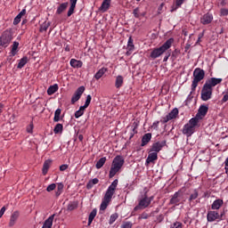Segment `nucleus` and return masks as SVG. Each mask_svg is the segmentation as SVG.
<instances>
[{
	"instance_id": "nucleus-1",
	"label": "nucleus",
	"mask_w": 228,
	"mask_h": 228,
	"mask_svg": "<svg viewBox=\"0 0 228 228\" xmlns=\"http://www.w3.org/2000/svg\"><path fill=\"white\" fill-rule=\"evenodd\" d=\"M117 186H118V180H114L111 184L108 187L104 198L100 206L101 211H105L106 208H108L110 202H111V199H113V195H115V190H117Z\"/></svg>"
},
{
	"instance_id": "nucleus-2",
	"label": "nucleus",
	"mask_w": 228,
	"mask_h": 228,
	"mask_svg": "<svg viewBox=\"0 0 228 228\" xmlns=\"http://www.w3.org/2000/svg\"><path fill=\"white\" fill-rule=\"evenodd\" d=\"M174 38L171 37L167 39L161 46L154 48L150 54V58H151L152 60H156V58H159V56L165 54V53H167V51H168L170 47H172V44H174Z\"/></svg>"
},
{
	"instance_id": "nucleus-3",
	"label": "nucleus",
	"mask_w": 228,
	"mask_h": 228,
	"mask_svg": "<svg viewBox=\"0 0 228 228\" xmlns=\"http://www.w3.org/2000/svg\"><path fill=\"white\" fill-rule=\"evenodd\" d=\"M199 127H200V122L197 120V118H191L188 123L183 126L182 133L183 134H185L187 138H190Z\"/></svg>"
},
{
	"instance_id": "nucleus-4",
	"label": "nucleus",
	"mask_w": 228,
	"mask_h": 228,
	"mask_svg": "<svg viewBox=\"0 0 228 228\" xmlns=\"http://www.w3.org/2000/svg\"><path fill=\"white\" fill-rule=\"evenodd\" d=\"M124 163L125 160L123 156L118 155L114 158L109 173L110 179L115 177V175H117V174H118V172L122 170Z\"/></svg>"
},
{
	"instance_id": "nucleus-5",
	"label": "nucleus",
	"mask_w": 228,
	"mask_h": 228,
	"mask_svg": "<svg viewBox=\"0 0 228 228\" xmlns=\"http://www.w3.org/2000/svg\"><path fill=\"white\" fill-rule=\"evenodd\" d=\"M206 76V72L204 71V69H200V68H196L193 71V80H192V84H191V92H195V89L197 88V86H199V83H200V81H202V79H204Z\"/></svg>"
},
{
	"instance_id": "nucleus-6",
	"label": "nucleus",
	"mask_w": 228,
	"mask_h": 228,
	"mask_svg": "<svg viewBox=\"0 0 228 228\" xmlns=\"http://www.w3.org/2000/svg\"><path fill=\"white\" fill-rule=\"evenodd\" d=\"M12 39V33H10V31H4L0 37V47H8Z\"/></svg>"
},
{
	"instance_id": "nucleus-7",
	"label": "nucleus",
	"mask_w": 228,
	"mask_h": 228,
	"mask_svg": "<svg viewBox=\"0 0 228 228\" xmlns=\"http://www.w3.org/2000/svg\"><path fill=\"white\" fill-rule=\"evenodd\" d=\"M152 200H154V197H144L139 201V205L134 208V210L138 211V209H145V208H149Z\"/></svg>"
},
{
	"instance_id": "nucleus-8",
	"label": "nucleus",
	"mask_w": 228,
	"mask_h": 228,
	"mask_svg": "<svg viewBox=\"0 0 228 228\" xmlns=\"http://www.w3.org/2000/svg\"><path fill=\"white\" fill-rule=\"evenodd\" d=\"M211 95H213V88H210L205 84L201 90V100L209 101V99H211Z\"/></svg>"
},
{
	"instance_id": "nucleus-9",
	"label": "nucleus",
	"mask_w": 228,
	"mask_h": 228,
	"mask_svg": "<svg viewBox=\"0 0 228 228\" xmlns=\"http://www.w3.org/2000/svg\"><path fill=\"white\" fill-rule=\"evenodd\" d=\"M208 106L201 105L198 110V113L194 117V118H196L198 122H200L206 117V115H208Z\"/></svg>"
},
{
	"instance_id": "nucleus-10",
	"label": "nucleus",
	"mask_w": 228,
	"mask_h": 228,
	"mask_svg": "<svg viewBox=\"0 0 228 228\" xmlns=\"http://www.w3.org/2000/svg\"><path fill=\"white\" fill-rule=\"evenodd\" d=\"M83 94H85V86L78 87L71 98V104H76L81 99Z\"/></svg>"
},
{
	"instance_id": "nucleus-11",
	"label": "nucleus",
	"mask_w": 228,
	"mask_h": 228,
	"mask_svg": "<svg viewBox=\"0 0 228 228\" xmlns=\"http://www.w3.org/2000/svg\"><path fill=\"white\" fill-rule=\"evenodd\" d=\"M222 218L220 216V214L216 211H208L207 215V220L208 222H215L216 220H220Z\"/></svg>"
},
{
	"instance_id": "nucleus-12",
	"label": "nucleus",
	"mask_w": 228,
	"mask_h": 228,
	"mask_svg": "<svg viewBox=\"0 0 228 228\" xmlns=\"http://www.w3.org/2000/svg\"><path fill=\"white\" fill-rule=\"evenodd\" d=\"M200 22L201 24H203L204 26L208 25V24H211V22H213V14L208 12L206 14H204L201 18H200Z\"/></svg>"
},
{
	"instance_id": "nucleus-13",
	"label": "nucleus",
	"mask_w": 228,
	"mask_h": 228,
	"mask_svg": "<svg viewBox=\"0 0 228 228\" xmlns=\"http://www.w3.org/2000/svg\"><path fill=\"white\" fill-rule=\"evenodd\" d=\"M134 52V43L133 41V37H130L128 38L127 45H126V56H131Z\"/></svg>"
},
{
	"instance_id": "nucleus-14",
	"label": "nucleus",
	"mask_w": 228,
	"mask_h": 228,
	"mask_svg": "<svg viewBox=\"0 0 228 228\" xmlns=\"http://www.w3.org/2000/svg\"><path fill=\"white\" fill-rule=\"evenodd\" d=\"M19 216H20V213L19 211H14L10 217V221H9V226L10 227H13V225H15V224H17V220H19Z\"/></svg>"
},
{
	"instance_id": "nucleus-15",
	"label": "nucleus",
	"mask_w": 228,
	"mask_h": 228,
	"mask_svg": "<svg viewBox=\"0 0 228 228\" xmlns=\"http://www.w3.org/2000/svg\"><path fill=\"white\" fill-rule=\"evenodd\" d=\"M184 3H186V0H175L171 6V12H177V10H179V8H181Z\"/></svg>"
},
{
	"instance_id": "nucleus-16",
	"label": "nucleus",
	"mask_w": 228,
	"mask_h": 228,
	"mask_svg": "<svg viewBox=\"0 0 228 228\" xmlns=\"http://www.w3.org/2000/svg\"><path fill=\"white\" fill-rule=\"evenodd\" d=\"M222 78L211 77L205 85L213 88V86H216V85H220L222 83Z\"/></svg>"
},
{
	"instance_id": "nucleus-17",
	"label": "nucleus",
	"mask_w": 228,
	"mask_h": 228,
	"mask_svg": "<svg viewBox=\"0 0 228 228\" xmlns=\"http://www.w3.org/2000/svg\"><path fill=\"white\" fill-rule=\"evenodd\" d=\"M179 115V110L177 109H174L171 112H169L166 118H164V122H168L169 120H173Z\"/></svg>"
},
{
	"instance_id": "nucleus-18",
	"label": "nucleus",
	"mask_w": 228,
	"mask_h": 228,
	"mask_svg": "<svg viewBox=\"0 0 228 228\" xmlns=\"http://www.w3.org/2000/svg\"><path fill=\"white\" fill-rule=\"evenodd\" d=\"M166 142H158L153 143L152 147H151V152H156L158 154V152H159V151H161L163 149V147H165Z\"/></svg>"
},
{
	"instance_id": "nucleus-19",
	"label": "nucleus",
	"mask_w": 228,
	"mask_h": 228,
	"mask_svg": "<svg viewBox=\"0 0 228 228\" xmlns=\"http://www.w3.org/2000/svg\"><path fill=\"white\" fill-rule=\"evenodd\" d=\"M55 215L50 216L44 223L42 228H53V222H54Z\"/></svg>"
},
{
	"instance_id": "nucleus-20",
	"label": "nucleus",
	"mask_w": 228,
	"mask_h": 228,
	"mask_svg": "<svg viewBox=\"0 0 228 228\" xmlns=\"http://www.w3.org/2000/svg\"><path fill=\"white\" fill-rule=\"evenodd\" d=\"M151 138H152V134L151 133L145 134L142 138V147H145V145H147V143L151 142Z\"/></svg>"
},
{
	"instance_id": "nucleus-21",
	"label": "nucleus",
	"mask_w": 228,
	"mask_h": 228,
	"mask_svg": "<svg viewBox=\"0 0 228 228\" xmlns=\"http://www.w3.org/2000/svg\"><path fill=\"white\" fill-rule=\"evenodd\" d=\"M110 4H111V0H104L100 7V12H108L110 10Z\"/></svg>"
},
{
	"instance_id": "nucleus-22",
	"label": "nucleus",
	"mask_w": 228,
	"mask_h": 228,
	"mask_svg": "<svg viewBox=\"0 0 228 228\" xmlns=\"http://www.w3.org/2000/svg\"><path fill=\"white\" fill-rule=\"evenodd\" d=\"M69 64L73 69H81V67H83V61L76 59H71Z\"/></svg>"
},
{
	"instance_id": "nucleus-23",
	"label": "nucleus",
	"mask_w": 228,
	"mask_h": 228,
	"mask_svg": "<svg viewBox=\"0 0 228 228\" xmlns=\"http://www.w3.org/2000/svg\"><path fill=\"white\" fill-rule=\"evenodd\" d=\"M69 6V3H62L57 7L56 14L61 15L63 12L67 10V7Z\"/></svg>"
},
{
	"instance_id": "nucleus-24",
	"label": "nucleus",
	"mask_w": 228,
	"mask_h": 228,
	"mask_svg": "<svg viewBox=\"0 0 228 228\" xmlns=\"http://www.w3.org/2000/svg\"><path fill=\"white\" fill-rule=\"evenodd\" d=\"M70 7L68 11V17H70L74 13V10H76V4H77V0H69Z\"/></svg>"
},
{
	"instance_id": "nucleus-25",
	"label": "nucleus",
	"mask_w": 228,
	"mask_h": 228,
	"mask_svg": "<svg viewBox=\"0 0 228 228\" xmlns=\"http://www.w3.org/2000/svg\"><path fill=\"white\" fill-rule=\"evenodd\" d=\"M158 159V153L157 152H151L149 153L148 158L146 159V165H149L150 163H152V161H156Z\"/></svg>"
},
{
	"instance_id": "nucleus-26",
	"label": "nucleus",
	"mask_w": 228,
	"mask_h": 228,
	"mask_svg": "<svg viewBox=\"0 0 228 228\" xmlns=\"http://www.w3.org/2000/svg\"><path fill=\"white\" fill-rule=\"evenodd\" d=\"M181 202V192H175L170 200V204H179Z\"/></svg>"
},
{
	"instance_id": "nucleus-27",
	"label": "nucleus",
	"mask_w": 228,
	"mask_h": 228,
	"mask_svg": "<svg viewBox=\"0 0 228 228\" xmlns=\"http://www.w3.org/2000/svg\"><path fill=\"white\" fill-rule=\"evenodd\" d=\"M123 86H124V77H122L121 75H118V77H116L115 86L116 88H122Z\"/></svg>"
},
{
	"instance_id": "nucleus-28",
	"label": "nucleus",
	"mask_w": 228,
	"mask_h": 228,
	"mask_svg": "<svg viewBox=\"0 0 228 228\" xmlns=\"http://www.w3.org/2000/svg\"><path fill=\"white\" fill-rule=\"evenodd\" d=\"M222 206H224V200L220 199L216 200L211 205V209H219Z\"/></svg>"
},
{
	"instance_id": "nucleus-29",
	"label": "nucleus",
	"mask_w": 228,
	"mask_h": 228,
	"mask_svg": "<svg viewBox=\"0 0 228 228\" xmlns=\"http://www.w3.org/2000/svg\"><path fill=\"white\" fill-rule=\"evenodd\" d=\"M26 15V9H23L15 18L13 20L14 26H17L20 22V19Z\"/></svg>"
},
{
	"instance_id": "nucleus-30",
	"label": "nucleus",
	"mask_w": 228,
	"mask_h": 228,
	"mask_svg": "<svg viewBox=\"0 0 228 228\" xmlns=\"http://www.w3.org/2000/svg\"><path fill=\"white\" fill-rule=\"evenodd\" d=\"M51 167V160H45L43 165L42 173L43 175H47V172H49V168Z\"/></svg>"
},
{
	"instance_id": "nucleus-31",
	"label": "nucleus",
	"mask_w": 228,
	"mask_h": 228,
	"mask_svg": "<svg viewBox=\"0 0 228 228\" xmlns=\"http://www.w3.org/2000/svg\"><path fill=\"white\" fill-rule=\"evenodd\" d=\"M106 72H108V69L106 68L100 69L94 75L95 79H101V77H102L104 74H106Z\"/></svg>"
},
{
	"instance_id": "nucleus-32",
	"label": "nucleus",
	"mask_w": 228,
	"mask_h": 228,
	"mask_svg": "<svg viewBox=\"0 0 228 228\" xmlns=\"http://www.w3.org/2000/svg\"><path fill=\"white\" fill-rule=\"evenodd\" d=\"M86 110V106H81L78 110L75 112V118H79V117H83L85 115V110Z\"/></svg>"
},
{
	"instance_id": "nucleus-33",
	"label": "nucleus",
	"mask_w": 228,
	"mask_h": 228,
	"mask_svg": "<svg viewBox=\"0 0 228 228\" xmlns=\"http://www.w3.org/2000/svg\"><path fill=\"white\" fill-rule=\"evenodd\" d=\"M58 84H55V85H53V86H51L50 87H48V89H47V94H49V95H53V94H56V91L58 90Z\"/></svg>"
},
{
	"instance_id": "nucleus-34",
	"label": "nucleus",
	"mask_w": 228,
	"mask_h": 228,
	"mask_svg": "<svg viewBox=\"0 0 228 228\" xmlns=\"http://www.w3.org/2000/svg\"><path fill=\"white\" fill-rule=\"evenodd\" d=\"M104 163H106V157L101 158L96 163V168L99 170L104 167Z\"/></svg>"
},
{
	"instance_id": "nucleus-35",
	"label": "nucleus",
	"mask_w": 228,
	"mask_h": 228,
	"mask_svg": "<svg viewBox=\"0 0 228 228\" xmlns=\"http://www.w3.org/2000/svg\"><path fill=\"white\" fill-rule=\"evenodd\" d=\"M99 183V179L97 178H94L91 181L88 182L86 188L88 190H91V188H94V184H98Z\"/></svg>"
},
{
	"instance_id": "nucleus-36",
	"label": "nucleus",
	"mask_w": 228,
	"mask_h": 228,
	"mask_svg": "<svg viewBox=\"0 0 228 228\" xmlns=\"http://www.w3.org/2000/svg\"><path fill=\"white\" fill-rule=\"evenodd\" d=\"M95 216H97V211L93 210L88 217V225H92V223L94 222V218H95Z\"/></svg>"
},
{
	"instance_id": "nucleus-37",
	"label": "nucleus",
	"mask_w": 228,
	"mask_h": 228,
	"mask_svg": "<svg viewBox=\"0 0 228 228\" xmlns=\"http://www.w3.org/2000/svg\"><path fill=\"white\" fill-rule=\"evenodd\" d=\"M17 49H19V42H13L11 53L12 56L17 54Z\"/></svg>"
},
{
	"instance_id": "nucleus-38",
	"label": "nucleus",
	"mask_w": 228,
	"mask_h": 228,
	"mask_svg": "<svg viewBox=\"0 0 228 228\" xmlns=\"http://www.w3.org/2000/svg\"><path fill=\"white\" fill-rule=\"evenodd\" d=\"M26 63H28V57L21 58L18 63V69H22Z\"/></svg>"
},
{
	"instance_id": "nucleus-39",
	"label": "nucleus",
	"mask_w": 228,
	"mask_h": 228,
	"mask_svg": "<svg viewBox=\"0 0 228 228\" xmlns=\"http://www.w3.org/2000/svg\"><path fill=\"white\" fill-rule=\"evenodd\" d=\"M61 131H63V125L61 124H57L53 129V133L55 134H58L60 133H61Z\"/></svg>"
},
{
	"instance_id": "nucleus-40",
	"label": "nucleus",
	"mask_w": 228,
	"mask_h": 228,
	"mask_svg": "<svg viewBox=\"0 0 228 228\" xmlns=\"http://www.w3.org/2000/svg\"><path fill=\"white\" fill-rule=\"evenodd\" d=\"M134 16L135 17V19H140V16L142 15V17H145V12L140 14V9L139 8H135L133 12Z\"/></svg>"
},
{
	"instance_id": "nucleus-41",
	"label": "nucleus",
	"mask_w": 228,
	"mask_h": 228,
	"mask_svg": "<svg viewBox=\"0 0 228 228\" xmlns=\"http://www.w3.org/2000/svg\"><path fill=\"white\" fill-rule=\"evenodd\" d=\"M60 115H61V110L57 109L54 113V118H53L54 122H60Z\"/></svg>"
},
{
	"instance_id": "nucleus-42",
	"label": "nucleus",
	"mask_w": 228,
	"mask_h": 228,
	"mask_svg": "<svg viewBox=\"0 0 228 228\" xmlns=\"http://www.w3.org/2000/svg\"><path fill=\"white\" fill-rule=\"evenodd\" d=\"M117 218H118V214H117V213L112 214L110 216V221H109L110 225L115 224V222L117 221Z\"/></svg>"
},
{
	"instance_id": "nucleus-43",
	"label": "nucleus",
	"mask_w": 228,
	"mask_h": 228,
	"mask_svg": "<svg viewBox=\"0 0 228 228\" xmlns=\"http://www.w3.org/2000/svg\"><path fill=\"white\" fill-rule=\"evenodd\" d=\"M62 191H63V183H58L57 192H56L57 197L61 195Z\"/></svg>"
},
{
	"instance_id": "nucleus-44",
	"label": "nucleus",
	"mask_w": 228,
	"mask_h": 228,
	"mask_svg": "<svg viewBox=\"0 0 228 228\" xmlns=\"http://www.w3.org/2000/svg\"><path fill=\"white\" fill-rule=\"evenodd\" d=\"M90 102H92V95L88 94L86 96V102H85L84 106L86 108H88V106H90Z\"/></svg>"
},
{
	"instance_id": "nucleus-45",
	"label": "nucleus",
	"mask_w": 228,
	"mask_h": 228,
	"mask_svg": "<svg viewBox=\"0 0 228 228\" xmlns=\"http://www.w3.org/2000/svg\"><path fill=\"white\" fill-rule=\"evenodd\" d=\"M49 23H43L40 27V31L44 32V31H47V29L49 28Z\"/></svg>"
},
{
	"instance_id": "nucleus-46",
	"label": "nucleus",
	"mask_w": 228,
	"mask_h": 228,
	"mask_svg": "<svg viewBox=\"0 0 228 228\" xmlns=\"http://www.w3.org/2000/svg\"><path fill=\"white\" fill-rule=\"evenodd\" d=\"M54 190H56V183H52L46 188V191H53Z\"/></svg>"
},
{
	"instance_id": "nucleus-47",
	"label": "nucleus",
	"mask_w": 228,
	"mask_h": 228,
	"mask_svg": "<svg viewBox=\"0 0 228 228\" xmlns=\"http://www.w3.org/2000/svg\"><path fill=\"white\" fill-rule=\"evenodd\" d=\"M199 197V192L197 191H194L192 194H191L189 200H195Z\"/></svg>"
},
{
	"instance_id": "nucleus-48",
	"label": "nucleus",
	"mask_w": 228,
	"mask_h": 228,
	"mask_svg": "<svg viewBox=\"0 0 228 228\" xmlns=\"http://www.w3.org/2000/svg\"><path fill=\"white\" fill-rule=\"evenodd\" d=\"M223 94H224V97H223V99H222L223 102H227V101H228V89H226V90L223 93Z\"/></svg>"
},
{
	"instance_id": "nucleus-49",
	"label": "nucleus",
	"mask_w": 228,
	"mask_h": 228,
	"mask_svg": "<svg viewBox=\"0 0 228 228\" xmlns=\"http://www.w3.org/2000/svg\"><path fill=\"white\" fill-rule=\"evenodd\" d=\"M76 208H77V205L75 203H71L68 206V210L69 211H74V209H76Z\"/></svg>"
},
{
	"instance_id": "nucleus-50",
	"label": "nucleus",
	"mask_w": 228,
	"mask_h": 228,
	"mask_svg": "<svg viewBox=\"0 0 228 228\" xmlns=\"http://www.w3.org/2000/svg\"><path fill=\"white\" fill-rule=\"evenodd\" d=\"M221 15H222L223 17H227V15H228V9H226V8H222V9H221Z\"/></svg>"
},
{
	"instance_id": "nucleus-51",
	"label": "nucleus",
	"mask_w": 228,
	"mask_h": 228,
	"mask_svg": "<svg viewBox=\"0 0 228 228\" xmlns=\"http://www.w3.org/2000/svg\"><path fill=\"white\" fill-rule=\"evenodd\" d=\"M67 168H69V165H67V164H62V165L60 167V171H61V172H65V170H67Z\"/></svg>"
},
{
	"instance_id": "nucleus-52",
	"label": "nucleus",
	"mask_w": 228,
	"mask_h": 228,
	"mask_svg": "<svg viewBox=\"0 0 228 228\" xmlns=\"http://www.w3.org/2000/svg\"><path fill=\"white\" fill-rule=\"evenodd\" d=\"M133 224L131 223H125L121 225V228H132Z\"/></svg>"
},
{
	"instance_id": "nucleus-53",
	"label": "nucleus",
	"mask_w": 228,
	"mask_h": 228,
	"mask_svg": "<svg viewBox=\"0 0 228 228\" xmlns=\"http://www.w3.org/2000/svg\"><path fill=\"white\" fill-rule=\"evenodd\" d=\"M5 212H6V207H3V208L0 209V218L3 217V215H4Z\"/></svg>"
},
{
	"instance_id": "nucleus-54",
	"label": "nucleus",
	"mask_w": 228,
	"mask_h": 228,
	"mask_svg": "<svg viewBox=\"0 0 228 228\" xmlns=\"http://www.w3.org/2000/svg\"><path fill=\"white\" fill-rule=\"evenodd\" d=\"M27 132L33 133V125L30 124L28 126H27Z\"/></svg>"
},
{
	"instance_id": "nucleus-55",
	"label": "nucleus",
	"mask_w": 228,
	"mask_h": 228,
	"mask_svg": "<svg viewBox=\"0 0 228 228\" xmlns=\"http://www.w3.org/2000/svg\"><path fill=\"white\" fill-rule=\"evenodd\" d=\"M159 126V121H155L153 124H152V127L154 129H158V126Z\"/></svg>"
},
{
	"instance_id": "nucleus-56",
	"label": "nucleus",
	"mask_w": 228,
	"mask_h": 228,
	"mask_svg": "<svg viewBox=\"0 0 228 228\" xmlns=\"http://www.w3.org/2000/svg\"><path fill=\"white\" fill-rule=\"evenodd\" d=\"M170 58V53H167L165 56H164V59H163V61L166 62V61H168V59Z\"/></svg>"
},
{
	"instance_id": "nucleus-57",
	"label": "nucleus",
	"mask_w": 228,
	"mask_h": 228,
	"mask_svg": "<svg viewBox=\"0 0 228 228\" xmlns=\"http://www.w3.org/2000/svg\"><path fill=\"white\" fill-rule=\"evenodd\" d=\"M141 218H142L143 220H147V218H149V215L142 214Z\"/></svg>"
},
{
	"instance_id": "nucleus-58",
	"label": "nucleus",
	"mask_w": 228,
	"mask_h": 228,
	"mask_svg": "<svg viewBox=\"0 0 228 228\" xmlns=\"http://www.w3.org/2000/svg\"><path fill=\"white\" fill-rule=\"evenodd\" d=\"M163 6H165V4L162 3L159 6V12H161L163 10Z\"/></svg>"
},
{
	"instance_id": "nucleus-59",
	"label": "nucleus",
	"mask_w": 228,
	"mask_h": 228,
	"mask_svg": "<svg viewBox=\"0 0 228 228\" xmlns=\"http://www.w3.org/2000/svg\"><path fill=\"white\" fill-rule=\"evenodd\" d=\"M3 108H4V105L0 103V115H1V113H3Z\"/></svg>"
},
{
	"instance_id": "nucleus-60",
	"label": "nucleus",
	"mask_w": 228,
	"mask_h": 228,
	"mask_svg": "<svg viewBox=\"0 0 228 228\" xmlns=\"http://www.w3.org/2000/svg\"><path fill=\"white\" fill-rule=\"evenodd\" d=\"M204 37V32H202L201 34H199V38H202Z\"/></svg>"
},
{
	"instance_id": "nucleus-61",
	"label": "nucleus",
	"mask_w": 228,
	"mask_h": 228,
	"mask_svg": "<svg viewBox=\"0 0 228 228\" xmlns=\"http://www.w3.org/2000/svg\"><path fill=\"white\" fill-rule=\"evenodd\" d=\"M202 38H200V37H198V41H197V44H199L200 42V40H201Z\"/></svg>"
},
{
	"instance_id": "nucleus-62",
	"label": "nucleus",
	"mask_w": 228,
	"mask_h": 228,
	"mask_svg": "<svg viewBox=\"0 0 228 228\" xmlns=\"http://www.w3.org/2000/svg\"><path fill=\"white\" fill-rule=\"evenodd\" d=\"M79 140L81 141V140H83V135H79Z\"/></svg>"
},
{
	"instance_id": "nucleus-63",
	"label": "nucleus",
	"mask_w": 228,
	"mask_h": 228,
	"mask_svg": "<svg viewBox=\"0 0 228 228\" xmlns=\"http://www.w3.org/2000/svg\"><path fill=\"white\" fill-rule=\"evenodd\" d=\"M137 2H140L141 0H136Z\"/></svg>"
}]
</instances>
